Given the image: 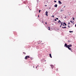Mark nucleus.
Returning <instances> with one entry per match:
<instances>
[{
	"label": "nucleus",
	"instance_id": "obj_33",
	"mask_svg": "<svg viewBox=\"0 0 76 76\" xmlns=\"http://www.w3.org/2000/svg\"><path fill=\"white\" fill-rule=\"evenodd\" d=\"M61 26H60V27H61Z\"/></svg>",
	"mask_w": 76,
	"mask_h": 76
},
{
	"label": "nucleus",
	"instance_id": "obj_27",
	"mask_svg": "<svg viewBox=\"0 0 76 76\" xmlns=\"http://www.w3.org/2000/svg\"><path fill=\"white\" fill-rule=\"evenodd\" d=\"M64 7H66V6H64Z\"/></svg>",
	"mask_w": 76,
	"mask_h": 76
},
{
	"label": "nucleus",
	"instance_id": "obj_3",
	"mask_svg": "<svg viewBox=\"0 0 76 76\" xmlns=\"http://www.w3.org/2000/svg\"><path fill=\"white\" fill-rule=\"evenodd\" d=\"M58 3L59 4H61L62 3H61V1H58Z\"/></svg>",
	"mask_w": 76,
	"mask_h": 76
},
{
	"label": "nucleus",
	"instance_id": "obj_30",
	"mask_svg": "<svg viewBox=\"0 0 76 76\" xmlns=\"http://www.w3.org/2000/svg\"><path fill=\"white\" fill-rule=\"evenodd\" d=\"M63 26H65L64 25V24H63Z\"/></svg>",
	"mask_w": 76,
	"mask_h": 76
},
{
	"label": "nucleus",
	"instance_id": "obj_14",
	"mask_svg": "<svg viewBox=\"0 0 76 76\" xmlns=\"http://www.w3.org/2000/svg\"><path fill=\"white\" fill-rule=\"evenodd\" d=\"M69 32L70 33H71V32H73V31H69Z\"/></svg>",
	"mask_w": 76,
	"mask_h": 76
},
{
	"label": "nucleus",
	"instance_id": "obj_7",
	"mask_svg": "<svg viewBox=\"0 0 76 76\" xmlns=\"http://www.w3.org/2000/svg\"><path fill=\"white\" fill-rule=\"evenodd\" d=\"M61 25H63V22H61Z\"/></svg>",
	"mask_w": 76,
	"mask_h": 76
},
{
	"label": "nucleus",
	"instance_id": "obj_38",
	"mask_svg": "<svg viewBox=\"0 0 76 76\" xmlns=\"http://www.w3.org/2000/svg\"><path fill=\"white\" fill-rule=\"evenodd\" d=\"M33 67H34V66H33Z\"/></svg>",
	"mask_w": 76,
	"mask_h": 76
},
{
	"label": "nucleus",
	"instance_id": "obj_8",
	"mask_svg": "<svg viewBox=\"0 0 76 76\" xmlns=\"http://www.w3.org/2000/svg\"><path fill=\"white\" fill-rule=\"evenodd\" d=\"M50 58H52V56H51V54H50Z\"/></svg>",
	"mask_w": 76,
	"mask_h": 76
},
{
	"label": "nucleus",
	"instance_id": "obj_2",
	"mask_svg": "<svg viewBox=\"0 0 76 76\" xmlns=\"http://www.w3.org/2000/svg\"><path fill=\"white\" fill-rule=\"evenodd\" d=\"M64 47H66V48H67V44L65 43L64 45Z\"/></svg>",
	"mask_w": 76,
	"mask_h": 76
},
{
	"label": "nucleus",
	"instance_id": "obj_1",
	"mask_svg": "<svg viewBox=\"0 0 76 76\" xmlns=\"http://www.w3.org/2000/svg\"><path fill=\"white\" fill-rule=\"evenodd\" d=\"M72 45H69L67 46V48H69L70 47H72Z\"/></svg>",
	"mask_w": 76,
	"mask_h": 76
},
{
	"label": "nucleus",
	"instance_id": "obj_4",
	"mask_svg": "<svg viewBox=\"0 0 76 76\" xmlns=\"http://www.w3.org/2000/svg\"><path fill=\"white\" fill-rule=\"evenodd\" d=\"M50 66L52 68V69H53V68H54V66L52 65H50Z\"/></svg>",
	"mask_w": 76,
	"mask_h": 76
},
{
	"label": "nucleus",
	"instance_id": "obj_5",
	"mask_svg": "<svg viewBox=\"0 0 76 76\" xmlns=\"http://www.w3.org/2000/svg\"><path fill=\"white\" fill-rule=\"evenodd\" d=\"M25 59H28V56H26L25 57Z\"/></svg>",
	"mask_w": 76,
	"mask_h": 76
},
{
	"label": "nucleus",
	"instance_id": "obj_35",
	"mask_svg": "<svg viewBox=\"0 0 76 76\" xmlns=\"http://www.w3.org/2000/svg\"><path fill=\"white\" fill-rule=\"evenodd\" d=\"M37 66L38 67V66H39L38 65Z\"/></svg>",
	"mask_w": 76,
	"mask_h": 76
},
{
	"label": "nucleus",
	"instance_id": "obj_20",
	"mask_svg": "<svg viewBox=\"0 0 76 76\" xmlns=\"http://www.w3.org/2000/svg\"><path fill=\"white\" fill-rule=\"evenodd\" d=\"M52 17H53V18H54V16L53 15H52Z\"/></svg>",
	"mask_w": 76,
	"mask_h": 76
},
{
	"label": "nucleus",
	"instance_id": "obj_36",
	"mask_svg": "<svg viewBox=\"0 0 76 76\" xmlns=\"http://www.w3.org/2000/svg\"><path fill=\"white\" fill-rule=\"evenodd\" d=\"M62 11V10H61V11Z\"/></svg>",
	"mask_w": 76,
	"mask_h": 76
},
{
	"label": "nucleus",
	"instance_id": "obj_18",
	"mask_svg": "<svg viewBox=\"0 0 76 76\" xmlns=\"http://www.w3.org/2000/svg\"><path fill=\"white\" fill-rule=\"evenodd\" d=\"M41 12V10H39V13H40V12Z\"/></svg>",
	"mask_w": 76,
	"mask_h": 76
},
{
	"label": "nucleus",
	"instance_id": "obj_29",
	"mask_svg": "<svg viewBox=\"0 0 76 76\" xmlns=\"http://www.w3.org/2000/svg\"><path fill=\"white\" fill-rule=\"evenodd\" d=\"M47 6V5H45V6H46H46Z\"/></svg>",
	"mask_w": 76,
	"mask_h": 76
},
{
	"label": "nucleus",
	"instance_id": "obj_11",
	"mask_svg": "<svg viewBox=\"0 0 76 76\" xmlns=\"http://www.w3.org/2000/svg\"><path fill=\"white\" fill-rule=\"evenodd\" d=\"M64 24L65 25V26H66L67 25V24H66V23H64Z\"/></svg>",
	"mask_w": 76,
	"mask_h": 76
},
{
	"label": "nucleus",
	"instance_id": "obj_17",
	"mask_svg": "<svg viewBox=\"0 0 76 76\" xmlns=\"http://www.w3.org/2000/svg\"><path fill=\"white\" fill-rule=\"evenodd\" d=\"M56 1H54V2H55V3H56Z\"/></svg>",
	"mask_w": 76,
	"mask_h": 76
},
{
	"label": "nucleus",
	"instance_id": "obj_19",
	"mask_svg": "<svg viewBox=\"0 0 76 76\" xmlns=\"http://www.w3.org/2000/svg\"><path fill=\"white\" fill-rule=\"evenodd\" d=\"M56 19H57V20H58V18H56Z\"/></svg>",
	"mask_w": 76,
	"mask_h": 76
},
{
	"label": "nucleus",
	"instance_id": "obj_23",
	"mask_svg": "<svg viewBox=\"0 0 76 76\" xmlns=\"http://www.w3.org/2000/svg\"><path fill=\"white\" fill-rule=\"evenodd\" d=\"M27 57H28V58H29V56H27Z\"/></svg>",
	"mask_w": 76,
	"mask_h": 76
},
{
	"label": "nucleus",
	"instance_id": "obj_9",
	"mask_svg": "<svg viewBox=\"0 0 76 76\" xmlns=\"http://www.w3.org/2000/svg\"><path fill=\"white\" fill-rule=\"evenodd\" d=\"M48 30H50V27H48Z\"/></svg>",
	"mask_w": 76,
	"mask_h": 76
},
{
	"label": "nucleus",
	"instance_id": "obj_24",
	"mask_svg": "<svg viewBox=\"0 0 76 76\" xmlns=\"http://www.w3.org/2000/svg\"><path fill=\"white\" fill-rule=\"evenodd\" d=\"M46 16H48V14H46Z\"/></svg>",
	"mask_w": 76,
	"mask_h": 76
},
{
	"label": "nucleus",
	"instance_id": "obj_32",
	"mask_svg": "<svg viewBox=\"0 0 76 76\" xmlns=\"http://www.w3.org/2000/svg\"><path fill=\"white\" fill-rule=\"evenodd\" d=\"M62 28H64V27H63Z\"/></svg>",
	"mask_w": 76,
	"mask_h": 76
},
{
	"label": "nucleus",
	"instance_id": "obj_13",
	"mask_svg": "<svg viewBox=\"0 0 76 76\" xmlns=\"http://www.w3.org/2000/svg\"><path fill=\"white\" fill-rule=\"evenodd\" d=\"M68 48L69 50H71V48Z\"/></svg>",
	"mask_w": 76,
	"mask_h": 76
},
{
	"label": "nucleus",
	"instance_id": "obj_22",
	"mask_svg": "<svg viewBox=\"0 0 76 76\" xmlns=\"http://www.w3.org/2000/svg\"><path fill=\"white\" fill-rule=\"evenodd\" d=\"M73 20H75V18H73L72 19Z\"/></svg>",
	"mask_w": 76,
	"mask_h": 76
},
{
	"label": "nucleus",
	"instance_id": "obj_16",
	"mask_svg": "<svg viewBox=\"0 0 76 76\" xmlns=\"http://www.w3.org/2000/svg\"><path fill=\"white\" fill-rule=\"evenodd\" d=\"M70 22H71V23H73V22H72V21H70Z\"/></svg>",
	"mask_w": 76,
	"mask_h": 76
},
{
	"label": "nucleus",
	"instance_id": "obj_6",
	"mask_svg": "<svg viewBox=\"0 0 76 76\" xmlns=\"http://www.w3.org/2000/svg\"><path fill=\"white\" fill-rule=\"evenodd\" d=\"M54 6L55 7H57V4H55V5H54Z\"/></svg>",
	"mask_w": 76,
	"mask_h": 76
},
{
	"label": "nucleus",
	"instance_id": "obj_25",
	"mask_svg": "<svg viewBox=\"0 0 76 76\" xmlns=\"http://www.w3.org/2000/svg\"><path fill=\"white\" fill-rule=\"evenodd\" d=\"M68 28H70V26H68Z\"/></svg>",
	"mask_w": 76,
	"mask_h": 76
},
{
	"label": "nucleus",
	"instance_id": "obj_12",
	"mask_svg": "<svg viewBox=\"0 0 76 76\" xmlns=\"http://www.w3.org/2000/svg\"><path fill=\"white\" fill-rule=\"evenodd\" d=\"M48 11H46V14H48Z\"/></svg>",
	"mask_w": 76,
	"mask_h": 76
},
{
	"label": "nucleus",
	"instance_id": "obj_31",
	"mask_svg": "<svg viewBox=\"0 0 76 76\" xmlns=\"http://www.w3.org/2000/svg\"><path fill=\"white\" fill-rule=\"evenodd\" d=\"M45 24H47V23H45Z\"/></svg>",
	"mask_w": 76,
	"mask_h": 76
},
{
	"label": "nucleus",
	"instance_id": "obj_26",
	"mask_svg": "<svg viewBox=\"0 0 76 76\" xmlns=\"http://www.w3.org/2000/svg\"><path fill=\"white\" fill-rule=\"evenodd\" d=\"M23 54H26L25 52H23Z\"/></svg>",
	"mask_w": 76,
	"mask_h": 76
},
{
	"label": "nucleus",
	"instance_id": "obj_37",
	"mask_svg": "<svg viewBox=\"0 0 76 76\" xmlns=\"http://www.w3.org/2000/svg\"><path fill=\"white\" fill-rule=\"evenodd\" d=\"M38 17H39V15H38Z\"/></svg>",
	"mask_w": 76,
	"mask_h": 76
},
{
	"label": "nucleus",
	"instance_id": "obj_10",
	"mask_svg": "<svg viewBox=\"0 0 76 76\" xmlns=\"http://www.w3.org/2000/svg\"><path fill=\"white\" fill-rule=\"evenodd\" d=\"M58 23H60H60H61V21H60V20H59V21H58Z\"/></svg>",
	"mask_w": 76,
	"mask_h": 76
},
{
	"label": "nucleus",
	"instance_id": "obj_34",
	"mask_svg": "<svg viewBox=\"0 0 76 76\" xmlns=\"http://www.w3.org/2000/svg\"><path fill=\"white\" fill-rule=\"evenodd\" d=\"M36 69H37V67L36 66Z\"/></svg>",
	"mask_w": 76,
	"mask_h": 76
},
{
	"label": "nucleus",
	"instance_id": "obj_15",
	"mask_svg": "<svg viewBox=\"0 0 76 76\" xmlns=\"http://www.w3.org/2000/svg\"><path fill=\"white\" fill-rule=\"evenodd\" d=\"M64 29H66V26H64Z\"/></svg>",
	"mask_w": 76,
	"mask_h": 76
},
{
	"label": "nucleus",
	"instance_id": "obj_28",
	"mask_svg": "<svg viewBox=\"0 0 76 76\" xmlns=\"http://www.w3.org/2000/svg\"><path fill=\"white\" fill-rule=\"evenodd\" d=\"M70 23H68V24H70Z\"/></svg>",
	"mask_w": 76,
	"mask_h": 76
},
{
	"label": "nucleus",
	"instance_id": "obj_21",
	"mask_svg": "<svg viewBox=\"0 0 76 76\" xmlns=\"http://www.w3.org/2000/svg\"><path fill=\"white\" fill-rule=\"evenodd\" d=\"M55 21H57V20H56V19H55Z\"/></svg>",
	"mask_w": 76,
	"mask_h": 76
}]
</instances>
